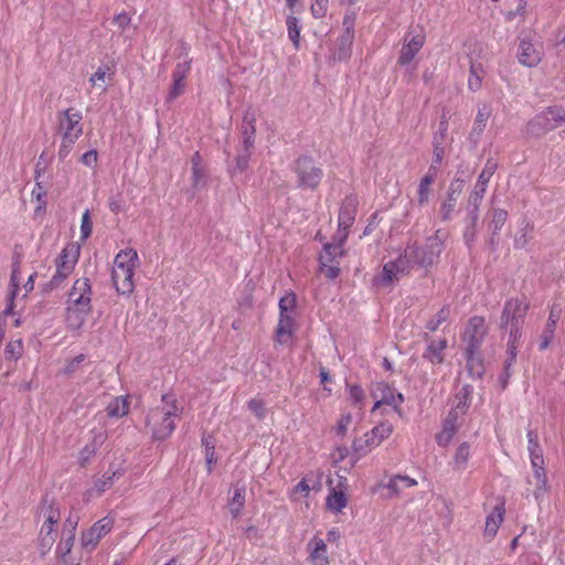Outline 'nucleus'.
I'll use <instances>...</instances> for the list:
<instances>
[{
  "instance_id": "nucleus-12",
  "label": "nucleus",
  "mask_w": 565,
  "mask_h": 565,
  "mask_svg": "<svg viewBox=\"0 0 565 565\" xmlns=\"http://www.w3.org/2000/svg\"><path fill=\"white\" fill-rule=\"evenodd\" d=\"M92 294L89 279L86 277L78 278L74 281L68 292L66 303L75 307L92 308Z\"/></svg>"
},
{
  "instance_id": "nucleus-13",
  "label": "nucleus",
  "mask_w": 565,
  "mask_h": 565,
  "mask_svg": "<svg viewBox=\"0 0 565 565\" xmlns=\"http://www.w3.org/2000/svg\"><path fill=\"white\" fill-rule=\"evenodd\" d=\"M114 526V520L105 516L93 524L90 529L82 535V544L85 548H94L98 542L110 532Z\"/></svg>"
},
{
  "instance_id": "nucleus-6",
  "label": "nucleus",
  "mask_w": 565,
  "mask_h": 565,
  "mask_svg": "<svg viewBox=\"0 0 565 565\" xmlns=\"http://www.w3.org/2000/svg\"><path fill=\"white\" fill-rule=\"evenodd\" d=\"M563 122H565V109L561 106H552L527 124V134L539 136Z\"/></svg>"
},
{
  "instance_id": "nucleus-48",
  "label": "nucleus",
  "mask_w": 565,
  "mask_h": 565,
  "mask_svg": "<svg viewBox=\"0 0 565 565\" xmlns=\"http://www.w3.org/2000/svg\"><path fill=\"white\" fill-rule=\"evenodd\" d=\"M279 315H294L296 307L295 294H287L279 299Z\"/></svg>"
},
{
  "instance_id": "nucleus-9",
  "label": "nucleus",
  "mask_w": 565,
  "mask_h": 565,
  "mask_svg": "<svg viewBox=\"0 0 565 565\" xmlns=\"http://www.w3.org/2000/svg\"><path fill=\"white\" fill-rule=\"evenodd\" d=\"M487 334L488 327L486 324L484 318L481 316L471 317L468 320L465 332L462 334V341L466 344L465 350H469L470 352L480 350Z\"/></svg>"
},
{
  "instance_id": "nucleus-7",
  "label": "nucleus",
  "mask_w": 565,
  "mask_h": 565,
  "mask_svg": "<svg viewBox=\"0 0 565 565\" xmlns=\"http://www.w3.org/2000/svg\"><path fill=\"white\" fill-rule=\"evenodd\" d=\"M44 522L39 534V548L45 555L55 542V524L60 520V511L51 503L43 508Z\"/></svg>"
},
{
  "instance_id": "nucleus-64",
  "label": "nucleus",
  "mask_w": 565,
  "mask_h": 565,
  "mask_svg": "<svg viewBox=\"0 0 565 565\" xmlns=\"http://www.w3.org/2000/svg\"><path fill=\"white\" fill-rule=\"evenodd\" d=\"M203 444L205 445V459L207 463V470L211 471L212 463L216 461L214 454V445L210 441L209 438L203 439Z\"/></svg>"
},
{
  "instance_id": "nucleus-57",
  "label": "nucleus",
  "mask_w": 565,
  "mask_h": 565,
  "mask_svg": "<svg viewBox=\"0 0 565 565\" xmlns=\"http://www.w3.org/2000/svg\"><path fill=\"white\" fill-rule=\"evenodd\" d=\"M92 234V222L89 211L86 210L82 215L81 222V239H87Z\"/></svg>"
},
{
  "instance_id": "nucleus-28",
  "label": "nucleus",
  "mask_w": 565,
  "mask_h": 565,
  "mask_svg": "<svg viewBox=\"0 0 565 565\" xmlns=\"http://www.w3.org/2000/svg\"><path fill=\"white\" fill-rule=\"evenodd\" d=\"M492 114V109L488 104L478 106V111L471 128V136L479 138L487 127L488 119Z\"/></svg>"
},
{
  "instance_id": "nucleus-62",
  "label": "nucleus",
  "mask_w": 565,
  "mask_h": 565,
  "mask_svg": "<svg viewBox=\"0 0 565 565\" xmlns=\"http://www.w3.org/2000/svg\"><path fill=\"white\" fill-rule=\"evenodd\" d=\"M351 422H352L351 414L342 415L339 418V420L337 422V425L334 427V430H335L337 435L344 436L347 430H348L349 425L351 424Z\"/></svg>"
},
{
  "instance_id": "nucleus-22",
  "label": "nucleus",
  "mask_w": 565,
  "mask_h": 565,
  "mask_svg": "<svg viewBox=\"0 0 565 565\" xmlns=\"http://www.w3.org/2000/svg\"><path fill=\"white\" fill-rule=\"evenodd\" d=\"M355 220V201L352 198H347L340 207L339 212V231L337 236H341L342 233L348 234V230Z\"/></svg>"
},
{
  "instance_id": "nucleus-26",
  "label": "nucleus",
  "mask_w": 565,
  "mask_h": 565,
  "mask_svg": "<svg viewBox=\"0 0 565 565\" xmlns=\"http://www.w3.org/2000/svg\"><path fill=\"white\" fill-rule=\"evenodd\" d=\"M79 252L81 248L77 244H67L62 252L60 253L58 257L56 258L55 265L56 267L61 266H70L71 270H74L78 258H79Z\"/></svg>"
},
{
  "instance_id": "nucleus-16",
  "label": "nucleus",
  "mask_w": 565,
  "mask_h": 565,
  "mask_svg": "<svg viewBox=\"0 0 565 565\" xmlns=\"http://www.w3.org/2000/svg\"><path fill=\"white\" fill-rule=\"evenodd\" d=\"M438 167L430 164L426 174L420 179L417 186V203L420 206L428 204L431 195V185L438 175Z\"/></svg>"
},
{
  "instance_id": "nucleus-47",
  "label": "nucleus",
  "mask_w": 565,
  "mask_h": 565,
  "mask_svg": "<svg viewBox=\"0 0 565 565\" xmlns=\"http://www.w3.org/2000/svg\"><path fill=\"white\" fill-rule=\"evenodd\" d=\"M556 326L546 321L543 332L540 337L539 349L544 351L548 348L550 343L554 338Z\"/></svg>"
},
{
  "instance_id": "nucleus-41",
  "label": "nucleus",
  "mask_w": 565,
  "mask_h": 565,
  "mask_svg": "<svg viewBox=\"0 0 565 565\" xmlns=\"http://www.w3.org/2000/svg\"><path fill=\"white\" fill-rule=\"evenodd\" d=\"M72 273L73 270L70 269V266L56 267L55 274L52 276L51 280L47 284V288L50 290L60 288Z\"/></svg>"
},
{
  "instance_id": "nucleus-15",
  "label": "nucleus",
  "mask_w": 565,
  "mask_h": 565,
  "mask_svg": "<svg viewBox=\"0 0 565 565\" xmlns=\"http://www.w3.org/2000/svg\"><path fill=\"white\" fill-rule=\"evenodd\" d=\"M66 328L72 332H79L89 316L92 308L75 307L66 303L65 310Z\"/></svg>"
},
{
  "instance_id": "nucleus-58",
  "label": "nucleus",
  "mask_w": 565,
  "mask_h": 565,
  "mask_svg": "<svg viewBox=\"0 0 565 565\" xmlns=\"http://www.w3.org/2000/svg\"><path fill=\"white\" fill-rule=\"evenodd\" d=\"M252 156V149L243 148L242 152H239L236 157V170L243 172L247 169L248 162Z\"/></svg>"
},
{
  "instance_id": "nucleus-20",
  "label": "nucleus",
  "mask_w": 565,
  "mask_h": 565,
  "mask_svg": "<svg viewBox=\"0 0 565 565\" xmlns=\"http://www.w3.org/2000/svg\"><path fill=\"white\" fill-rule=\"evenodd\" d=\"M504 513H505L504 502H501L493 508V510L490 514H488V516L486 519L484 531H483V535L488 540H492L497 535L498 530L500 529V526L503 522Z\"/></svg>"
},
{
  "instance_id": "nucleus-35",
  "label": "nucleus",
  "mask_w": 565,
  "mask_h": 565,
  "mask_svg": "<svg viewBox=\"0 0 565 565\" xmlns=\"http://www.w3.org/2000/svg\"><path fill=\"white\" fill-rule=\"evenodd\" d=\"M128 402L125 397H115L106 407V413L109 418H120L128 413Z\"/></svg>"
},
{
  "instance_id": "nucleus-5",
  "label": "nucleus",
  "mask_w": 565,
  "mask_h": 565,
  "mask_svg": "<svg viewBox=\"0 0 565 565\" xmlns=\"http://www.w3.org/2000/svg\"><path fill=\"white\" fill-rule=\"evenodd\" d=\"M393 425L388 422H381L364 435V439H355L352 444L353 451L358 457L365 456L372 448L381 445L393 433Z\"/></svg>"
},
{
  "instance_id": "nucleus-25",
  "label": "nucleus",
  "mask_w": 565,
  "mask_h": 565,
  "mask_svg": "<svg viewBox=\"0 0 565 565\" xmlns=\"http://www.w3.org/2000/svg\"><path fill=\"white\" fill-rule=\"evenodd\" d=\"M461 193V184L458 185V189H455V182L450 183V186L447 192L446 200L441 203L439 214L443 221H449L455 211L457 201Z\"/></svg>"
},
{
  "instance_id": "nucleus-63",
  "label": "nucleus",
  "mask_w": 565,
  "mask_h": 565,
  "mask_svg": "<svg viewBox=\"0 0 565 565\" xmlns=\"http://www.w3.org/2000/svg\"><path fill=\"white\" fill-rule=\"evenodd\" d=\"M115 472H111L110 475L108 472H106L102 479L97 480L95 482V488L96 490L102 493L104 492L105 490H107L108 488L111 487L113 482H114V477H115Z\"/></svg>"
},
{
  "instance_id": "nucleus-31",
  "label": "nucleus",
  "mask_w": 565,
  "mask_h": 565,
  "mask_svg": "<svg viewBox=\"0 0 565 565\" xmlns=\"http://www.w3.org/2000/svg\"><path fill=\"white\" fill-rule=\"evenodd\" d=\"M471 457V445L467 441L461 443L452 458V466L456 471H463L467 469L468 461Z\"/></svg>"
},
{
  "instance_id": "nucleus-21",
  "label": "nucleus",
  "mask_w": 565,
  "mask_h": 565,
  "mask_svg": "<svg viewBox=\"0 0 565 565\" xmlns=\"http://www.w3.org/2000/svg\"><path fill=\"white\" fill-rule=\"evenodd\" d=\"M307 546L312 565H329L327 544L321 537L313 536Z\"/></svg>"
},
{
  "instance_id": "nucleus-30",
  "label": "nucleus",
  "mask_w": 565,
  "mask_h": 565,
  "mask_svg": "<svg viewBox=\"0 0 565 565\" xmlns=\"http://www.w3.org/2000/svg\"><path fill=\"white\" fill-rule=\"evenodd\" d=\"M447 348L446 339L430 342L423 356L433 364H440L444 362V351Z\"/></svg>"
},
{
  "instance_id": "nucleus-52",
  "label": "nucleus",
  "mask_w": 565,
  "mask_h": 565,
  "mask_svg": "<svg viewBox=\"0 0 565 565\" xmlns=\"http://www.w3.org/2000/svg\"><path fill=\"white\" fill-rule=\"evenodd\" d=\"M85 360H86V355L85 354H79V355L75 356L74 359L70 360L65 364L62 373L64 375H72V374H74L81 367V365L83 364V362Z\"/></svg>"
},
{
  "instance_id": "nucleus-51",
  "label": "nucleus",
  "mask_w": 565,
  "mask_h": 565,
  "mask_svg": "<svg viewBox=\"0 0 565 565\" xmlns=\"http://www.w3.org/2000/svg\"><path fill=\"white\" fill-rule=\"evenodd\" d=\"M310 492V486L308 484L307 480L306 479H301L292 489L291 493H290V499L291 500H299L300 497H308Z\"/></svg>"
},
{
  "instance_id": "nucleus-2",
  "label": "nucleus",
  "mask_w": 565,
  "mask_h": 565,
  "mask_svg": "<svg viewBox=\"0 0 565 565\" xmlns=\"http://www.w3.org/2000/svg\"><path fill=\"white\" fill-rule=\"evenodd\" d=\"M138 262V254L132 248L120 250L115 256L111 280L119 295L128 296L134 291V276Z\"/></svg>"
},
{
  "instance_id": "nucleus-38",
  "label": "nucleus",
  "mask_w": 565,
  "mask_h": 565,
  "mask_svg": "<svg viewBox=\"0 0 565 565\" xmlns=\"http://www.w3.org/2000/svg\"><path fill=\"white\" fill-rule=\"evenodd\" d=\"M347 503L348 499L345 494L342 491H337L335 489H332L327 498V507L334 512L342 511L347 507Z\"/></svg>"
},
{
  "instance_id": "nucleus-49",
  "label": "nucleus",
  "mask_w": 565,
  "mask_h": 565,
  "mask_svg": "<svg viewBox=\"0 0 565 565\" xmlns=\"http://www.w3.org/2000/svg\"><path fill=\"white\" fill-rule=\"evenodd\" d=\"M65 536L63 540L58 543L56 553L60 555V557L66 562V556L71 553L73 544H74V535L73 534H64Z\"/></svg>"
},
{
  "instance_id": "nucleus-33",
  "label": "nucleus",
  "mask_w": 565,
  "mask_h": 565,
  "mask_svg": "<svg viewBox=\"0 0 565 565\" xmlns=\"http://www.w3.org/2000/svg\"><path fill=\"white\" fill-rule=\"evenodd\" d=\"M472 387L470 385H463L455 397V406L450 411H459L458 415L463 416L469 407L471 399Z\"/></svg>"
},
{
  "instance_id": "nucleus-10",
  "label": "nucleus",
  "mask_w": 565,
  "mask_h": 565,
  "mask_svg": "<svg viewBox=\"0 0 565 565\" xmlns=\"http://www.w3.org/2000/svg\"><path fill=\"white\" fill-rule=\"evenodd\" d=\"M529 310V303L518 298H510L504 302L500 318L501 328L523 326Z\"/></svg>"
},
{
  "instance_id": "nucleus-4",
  "label": "nucleus",
  "mask_w": 565,
  "mask_h": 565,
  "mask_svg": "<svg viewBox=\"0 0 565 565\" xmlns=\"http://www.w3.org/2000/svg\"><path fill=\"white\" fill-rule=\"evenodd\" d=\"M446 233L438 230L426 239L423 246L409 245L408 255L413 256L417 266L431 267L439 259L444 250Z\"/></svg>"
},
{
  "instance_id": "nucleus-23",
  "label": "nucleus",
  "mask_w": 565,
  "mask_h": 565,
  "mask_svg": "<svg viewBox=\"0 0 565 565\" xmlns=\"http://www.w3.org/2000/svg\"><path fill=\"white\" fill-rule=\"evenodd\" d=\"M294 332V315H279V322L275 332L276 341L280 344H286L292 339Z\"/></svg>"
},
{
  "instance_id": "nucleus-39",
  "label": "nucleus",
  "mask_w": 565,
  "mask_h": 565,
  "mask_svg": "<svg viewBox=\"0 0 565 565\" xmlns=\"http://www.w3.org/2000/svg\"><path fill=\"white\" fill-rule=\"evenodd\" d=\"M286 25L288 30V38L292 42L294 46L296 49L299 47L300 43V21L295 15H288L286 19Z\"/></svg>"
},
{
  "instance_id": "nucleus-46",
  "label": "nucleus",
  "mask_w": 565,
  "mask_h": 565,
  "mask_svg": "<svg viewBox=\"0 0 565 565\" xmlns=\"http://www.w3.org/2000/svg\"><path fill=\"white\" fill-rule=\"evenodd\" d=\"M459 411H450L444 420L443 429L452 434L454 436L458 431L459 428V419L461 416L458 415Z\"/></svg>"
},
{
  "instance_id": "nucleus-17",
  "label": "nucleus",
  "mask_w": 565,
  "mask_h": 565,
  "mask_svg": "<svg viewBox=\"0 0 565 565\" xmlns=\"http://www.w3.org/2000/svg\"><path fill=\"white\" fill-rule=\"evenodd\" d=\"M372 394L375 398H381V402L393 406L394 409L399 413V406L404 402V396L402 393H396L394 388H392L386 383L379 382L375 384Z\"/></svg>"
},
{
  "instance_id": "nucleus-11",
  "label": "nucleus",
  "mask_w": 565,
  "mask_h": 565,
  "mask_svg": "<svg viewBox=\"0 0 565 565\" xmlns=\"http://www.w3.org/2000/svg\"><path fill=\"white\" fill-rule=\"evenodd\" d=\"M82 118V113L74 108L58 113V131L62 137L77 140L83 134Z\"/></svg>"
},
{
  "instance_id": "nucleus-61",
  "label": "nucleus",
  "mask_w": 565,
  "mask_h": 565,
  "mask_svg": "<svg viewBox=\"0 0 565 565\" xmlns=\"http://www.w3.org/2000/svg\"><path fill=\"white\" fill-rule=\"evenodd\" d=\"M320 270L327 278L334 279L340 273L339 263H327L326 265H320Z\"/></svg>"
},
{
  "instance_id": "nucleus-36",
  "label": "nucleus",
  "mask_w": 565,
  "mask_h": 565,
  "mask_svg": "<svg viewBox=\"0 0 565 565\" xmlns=\"http://www.w3.org/2000/svg\"><path fill=\"white\" fill-rule=\"evenodd\" d=\"M483 76H484V70L481 66V64L471 62L470 74H469V78H468L469 89L472 92H477L478 89H480Z\"/></svg>"
},
{
  "instance_id": "nucleus-32",
  "label": "nucleus",
  "mask_w": 565,
  "mask_h": 565,
  "mask_svg": "<svg viewBox=\"0 0 565 565\" xmlns=\"http://www.w3.org/2000/svg\"><path fill=\"white\" fill-rule=\"evenodd\" d=\"M508 220V212L503 209H493L491 211V221L489 223V228L491 230V243H495V237L499 235L503 225Z\"/></svg>"
},
{
  "instance_id": "nucleus-18",
  "label": "nucleus",
  "mask_w": 565,
  "mask_h": 565,
  "mask_svg": "<svg viewBox=\"0 0 565 565\" xmlns=\"http://www.w3.org/2000/svg\"><path fill=\"white\" fill-rule=\"evenodd\" d=\"M347 238L348 234L344 232L341 236H337V242L324 244L323 250L319 256L320 265L338 263V259L344 255L343 245Z\"/></svg>"
},
{
  "instance_id": "nucleus-43",
  "label": "nucleus",
  "mask_w": 565,
  "mask_h": 565,
  "mask_svg": "<svg viewBox=\"0 0 565 565\" xmlns=\"http://www.w3.org/2000/svg\"><path fill=\"white\" fill-rule=\"evenodd\" d=\"M449 313H450V309L448 306H444L436 315L434 318H431L427 323H426V329L429 330L430 332H435L441 323H444L448 317H449Z\"/></svg>"
},
{
  "instance_id": "nucleus-60",
  "label": "nucleus",
  "mask_w": 565,
  "mask_h": 565,
  "mask_svg": "<svg viewBox=\"0 0 565 565\" xmlns=\"http://www.w3.org/2000/svg\"><path fill=\"white\" fill-rule=\"evenodd\" d=\"M254 117L250 118V127L246 128L243 132L244 140H243V148L245 149H252L255 141V126L253 125Z\"/></svg>"
},
{
  "instance_id": "nucleus-3",
  "label": "nucleus",
  "mask_w": 565,
  "mask_h": 565,
  "mask_svg": "<svg viewBox=\"0 0 565 565\" xmlns=\"http://www.w3.org/2000/svg\"><path fill=\"white\" fill-rule=\"evenodd\" d=\"M297 188L302 191H316L323 178L322 168L310 156H300L292 164Z\"/></svg>"
},
{
  "instance_id": "nucleus-59",
  "label": "nucleus",
  "mask_w": 565,
  "mask_h": 565,
  "mask_svg": "<svg viewBox=\"0 0 565 565\" xmlns=\"http://www.w3.org/2000/svg\"><path fill=\"white\" fill-rule=\"evenodd\" d=\"M75 142H76V139L62 137L61 146H60V149L57 152L60 160L63 161L66 159V157L70 154Z\"/></svg>"
},
{
  "instance_id": "nucleus-56",
  "label": "nucleus",
  "mask_w": 565,
  "mask_h": 565,
  "mask_svg": "<svg viewBox=\"0 0 565 565\" xmlns=\"http://www.w3.org/2000/svg\"><path fill=\"white\" fill-rule=\"evenodd\" d=\"M191 70V63L189 61L178 63L172 73V79H179L185 82V78Z\"/></svg>"
},
{
  "instance_id": "nucleus-37",
  "label": "nucleus",
  "mask_w": 565,
  "mask_h": 565,
  "mask_svg": "<svg viewBox=\"0 0 565 565\" xmlns=\"http://www.w3.org/2000/svg\"><path fill=\"white\" fill-rule=\"evenodd\" d=\"M526 437H527V450L530 454L531 462L536 461V458L539 460H544L543 451L539 444L537 434L534 430H527Z\"/></svg>"
},
{
  "instance_id": "nucleus-14",
  "label": "nucleus",
  "mask_w": 565,
  "mask_h": 565,
  "mask_svg": "<svg viewBox=\"0 0 565 565\" xmlns=\"http://www.w3.org/2000/svg\"><path fill=\"white\" fill-rule=\"evenodd\" d=\"M425 43V35L420 32L413 34L406 33L404 36V42L398 56V64L407 65L409 64L416 54L422 50Z\"/></svg>"
},
{
  "instance_id": "nucleus-55",
  "label": "nucleus",
  "mask_w": 565,
  "mask_h": 565,
  "mask_svg": "<svg viewBox=\"0 0 565 565\" xmlns=\"http://www.w3.org/2000/svg\"><path fill=\"white\" fill-rule=\"evenodd\" d=\"M448 131V118L446 114L441 116L439 129L433 137V143H444Z\"/></svg>"
},
{
  "instance_id": "nucleus-27",
  "label": "nucleus",
  "mask_w": 565,
  "mask_h": 565,
  "mask_svg": "<svg viewBox=\"0 0 565 565\" xmlns=\"http://www.w3.org/2000/svg\"><path fill=\"white\" fill-rule=\"evenodd\" d=\"M415 486H417V480L408 476L395 475L390 478L385 487L392 495H398L405 489L413 488Z\"/></svg>"
},
{
  "instance_id": "nucleus-44",
  "label": "nucleus",
  "mask_w": 565,
  "mask_h": 565,
  "mask_svg": "<svg viewBox=\"0 0 565 565\" xmlns=\"http://www.w3.org/2000/svg\"><path fill=\"white\" fill-rule=\"evenodd\" d=\"M23 342L21 339L10 341L4 350L6 358L8 360L17 361L22 356Z\"/></svg>"
},
{
  "instance_id": "nucleus-42",
  "label": "nucleus",
  "mask_w": 565,
  "mask_h": 565,
  "mask_svg": "<svg viewBox=\"0 0 565 565\" xmlns=\"http://www.w3.org/2000/svg\"><path fill=\"white\" fill-rule=\"evenodd\" d=\"M245 504V487H237L230 502V511L236 518Z\"/></svg>"
},
{
  "instance_id": "nucleus-29",
  "label": "nucleus",
  "mask_w": 565,
  "mask_h": 565,
  "mask_svg": "<svg viewBox=\"0 0 565 565\" xmlns=\"http://www.w3.org/2000/svg\"><path fill=\"white\" fill-rule=\"evenodd\" d=\"M465 358L469 374L475 379H480L484 372V365L480 350H476L475 352L465 350Z\"/></svg>"
},
{
  "instance_id": "nucleus-50",
  "label": "nucleus",
  "mask_w": 565,
  "mask_h": 565,
  "mask_svg": "<svg viewBox=\"0 0 565 565\" xmlns=\"http://www.w3.org/2000/svg\"><path fill=\"white\" fill-rule=\"evenodd\" d=\"M329 0H312L310 11L315 19L324 18L328 11Z\"/></svg>"
},
{
  "instance_id": "nucleus-8",
  "label": "nucleus",
  "mask_w": 565,
  "mask_h": 565,
  "mask_svg": "<svg viewBox=\"0 0 565 565\" xmlns=\"http://www.w3.org/2000/svg\"><path fill=\"white\" fill-rule=\"evenodd\" d=\"M416 265L413 256L408 255V246L404 254L399 255L395 260L388 262L383 266L381 280L384 285H390L393 280L399 279L407 275Z\"/></svg>"
},
{
  "instance_id": "nucleus-40",
  "label": "nucleus",
  "mask_w": 565,
  "mask_h": 565,
  "mask_svg": "<svg viewBox=\"0 0 565 565\" xmlns=\"http://www.w3.org/2000/svg\"><path fill=\"white\" fill-rule=\"evenodd\" d=\"M489 181L488 179L483 178V177H478V180L475 184V188L472 190V192L470 193L469 195V199L468 201H470L471 204H481L482 200H483V196H484V193L487 191V188H488V184H489Z\"/></svg>"
},
{
  "instance_id": "nucleus-54",
  "label": "nucleus",
  "mask_w": 565,
  "mask_h": 565,
  "mask_svg": "<svg viewBox=\"0 0 565 565\" xmlns=\"http://www.w3.org/2000/svg\"><path fill=\"white\" fill-rule=\"evenodd\" d=\"M247 407L258 419H263L266 415L265 404L262 399L252 398L247 403Z\"/></svg>"
},
{
  "instance_id": "nucleus-45",
  "label": "nucleus",
  "mask_w": 565,
  "mask_h": 565,
  "mask_svg": "<svg viewBox=\"0 0 565 565\" xmlns=\"http://www.w3.org/2000/svg\"><path fill=\"white\" fill-rule=\"evenodd\" d=\"M349 398L355 407L363 408L365 394L360 385H349Z\"/></svg>"
},
{
  "instance_id": "nucleus-24",
  "label": "nucleus",
  "mask_w": 565,
  "mask_h": 565,
  "mask_svg": "<svg viewBox=\"0 0 565 565\" xmlns=\"http://www.w3.org/2000/svg\"><path fill=\"white\" fill-rule=\"evenodd\" d=\"M531 466L533 468V477L535 479L536 484L534 490V497L537 501H540L547 492V478L544 468V460H539L536 458V461H532Z\"/></svg>"
},
{
  "instance_id": "nucleus-19",
  "label": "nucleus",
  "mask_w": 565,
  "mask_h": 565,
  "mask_svg": "<svg viewBox=\"0 0 565 565\" xmlns=\"http://www.w3.org/2000/svg\"><path fill=\"white\" fill-rule=\"evenodd\" d=\"M518 60L524 66L534 67L541 62L542 54L533 43L522 39L519 44Z\"/></svg>"
},
{
  "instance_id": "nucleus-34",
  "label": "nucleus",
  "mask_w": 565,
  "mask_h": 565,
  "mask_svg": "<svg viewBox=\"0 0 565 565\" xmlns=\"http://www.w3.org/2000/svg\"><path fill=\"white\" fill-rule=\"evenodd\" d=\"M510 328V338L508 341V352L510 354L509 362L505 366V372H508V369L514 362L516 356V350L519 347L520 339L522 337V326H515V327H509ZM507 376H509V373H507Z\"/></svg>"
},
{
  "instance_id": "nucleus-1",
  "label": "nucleus",
  "mask_w": 565,
  "mask_h": 565,
  "mask_svg": "<svg viewBox=\"0 0 565 565\" xmlns=\"http://www.w3.org/2000/svg\"><path fill=\"white\" fill-rule=\"evenodd\" d=\"M182 407L177 399L168 394L162 395L161 404L152 408L148 415L146 425L156 440L167 439L175 429V419L180 418Z\"/></svg>"
},
{
  "instance_id": "nucleus-53",
  "label": "nucleus",
  "mask_w": 565,
  "mask_h": 565,
  "mask_svg": "<svg viewBox=\"0 0 565 565\" xmlns=\"http://www.w3.org/2000/svg\"><path fill=\"white\" fill-rule=\"evenodd\" d=\"M185 82L172 79V85L168 92L167 102H172L184 93Z\"/></svg>"
}]
</instances>
